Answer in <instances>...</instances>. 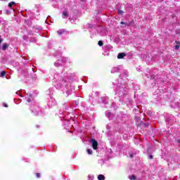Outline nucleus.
Segmentation results:
<instances>
[{"mask_svg": "<svg viewBox=\"0 0 180 180\" xmlns=\"http://www.w3.org/2000/svg\"><path fill=\"white\" fill-rule=\"evenodd\" d=\"M92 148L94 150H98V141L95 139H91Z\"/></svg>", "mask_w": 180, "mask_h": 180, "instance_id": "1", "label": "nucleus"}, {"mask_svg": "<svg viewBox=\"0 0 180 180\" xmlns=\"http://www.w3.org/2000/svg\"><path fill=\"white\" fill-rule=\"evenodd\" d=\"M62 18H63V19H67V18H68V12L66 11H64L63 12V14H62Z\"/></svg>", "mask_w": 180, "mask_h": 180, "instance_id": "2", "label": "nucleus"}, {"mask_svg": "<svg viewBox=\"0 0 180 180\" xmlns=\"http://www.w3.org/2000/svg\"><path fill=\"white\" fill-rule=\"evenodd\" d=\"M124 57H126V53H118V55H117V58L119 60L123 58Z\"/></svg>", "mask_w": 180, "mask_h": 180, "instance_id": "3", "label": "nucleus"}, {"mask_svg": "<svg viewBox=\"0 0 180 180\" xmlns=\"http://www.w3.org/2000/svg\"><path fill=\"white\" fill-rule=\"evenodd\" d=\"M8 47L9 46L8 45V44L6 43L3 44V46H2L3 51H5V50H6V49H8Z\"/></svg>", "mask_w": 180, "mask_h": 180, "instance_id": "4", "label": "nucleus"}, {"mask_svg": "<svg viewBox=\"0 0 180 180\" xmlns=\"http://www.w3.org/2000/svg\"><path fill=\"white\" fill-rule=\"evenodd\" d=\"M98 180H105V176H103V174H99L98 176Z\"/></svg>", "mask_w": 180, "mask_h": 180, "instance_id": "5", "label": "nucleus"}, {"mask_svg": "<svg viewBox=\"0 0 180 180\" xmlns=\"http://www.w3.org/2000/svg\"><path fill=\"white\" fill-rule=\"evenodd\" d=\"M129 178L130 180H136V176H134V174L131 175V176H129Z\"/></svg>", "mask_w": 180, "mask_h": 180, "instance_id": "6", "label": "nucleus"}, {"mask_svg": "<svg viewBox=\"0 0 180 180\" xmlns=\"http://www.w3.org/2000/svg\"><path fill=\"white\" fill-rule=\"evenodd\" d=\"M87 154H89V155H92L93 154V151L91 150V149H87Z\"/></svg>", "mask_w": 180, "mask_h": 180, "instance_id": "7", "label": "nucleus"}, {"mask_svg": "<svg viewBox=\"0 0 180 180\" xmlns=\"http://www.w3.org/2000/svg\"><path fill=\"white\" fill-rule=\"evenodd\" d=\"M5 75H6V71H2L0 74V77H5Z\"/></svg>", "mask_w": 180, "mask_h": 180, "instance_id": "8", "label": "nucleus"}, {"mask_svg": "<svg viewBox=\"0 0 180 180\" xmlns=\"http://www.w3.org/2000/svg\"><path fill=\"white\" fill-rule=\"evenodd\" d=\"M120 25H126V26H130V23L129 24V23H126V22H124L123 21L120 22Z\"/></svg>", "mask_w": 180, "mask_h": 180, "instance_id": "9", "label": "nucleus"}, {"mask_svg": "<svg viewBox=\"0 0 180 180\" xmlns=\"http://www.w3.org/2000/svg\"><path fill=\"white\" fill-rule=\"evenodd\" d=\"M15 2H13V1H12V2H10L9 4H8V6H9V8H12V6L13 5H15Z\"/></svg>", "mask_w": 180, "mask_h": 180, "instance_id": "10", "label": "nucleus"}, {"mask_svg": "<svg viewBox=\"0 0 180 180\" xmlns=\"http://www.w3.org/2000/svg\"><path fill=\"white\" fill-rule=\"evenodd\" d=\"M98 46H103V42L102 41H98Z\"/></svg>", "mask_w": 180, "mask_h": 180, "instance_id": "11", "label": "nucleus"}, {"mask_svg": "<svg viewBox=\"0 0 180 180\" xmlns=\"http://www.w3.org/2000/svg\"><path fill=\"white\" fill-rule=\"evenodd\" d=\"M58 34H63L64 33V30H59L57 32Z\"/></svg>", "mask_w": 180, "mask_h": 180, "instance_id": "12", "label": "nucleus"}, {"mask_svg": "<svg viewBox=\"0 0 180 180\" xmlns=\"http://www.w3.org/2000/svg\"><path fill=\"white\" fill-rule=\"evenodd\" d=\"M179 45H175L174 46V49H175V50H179Z\"/></svg>", "mask_w": 180, "mask_h": 180, "instance_id": "13", "label": "nucleus"}, {"mask_svg": "<svg viewBox=\"0 0 180 180\" xmlns=\"http://www.w3.org/2000/svg\"><path fill=\"white\" fill-rule=\"evenodd\" d=\"M3 106H4V108H8V104L6 103H3Z\"/></svg>", "mask_w": 180, "mask_h": 180, "instance_id": "14", "label": "nucleus"}, {"mask_svg": "<svg viewBox=\"0 0 180 180\" xmlns=\"http://www.w3.org/2000/svg\"><path fill=\"white\" fill-rule=\"evenodd\" d=\"M148 126H150V124L148 122L144 124V127H148Z\"/></svg>", "mask_w": 180, "mask_h": 180, "instance_id": "15", "label": "nucleus"}, {"mask_svg": "<svg viewBox=\"0 0 180 180\" xmlns=\"http://www.w3.org/2000/svg\"><path fill=\"white\" fill-rule=\"evenodd\" d=\"M35 175L37 178H40V173H36Z\"/></svg>", "mask_w": 180, "mask_h": 180, "instance_id": "16", "label": "nucleus"}, {"mask_svg": "<svg viewBox=\"0 0 180 180\" xmlns=\"http://www.w3.org/2000/svg\"><path fill=\"white\" fill-rule=\"evenodd\" d=\"M149 158H150V160H153V155H149Z\"/></svg>", "mask_w": 180, "mask_h": 180, "instance_id": "17", "label": "nucleus"}, {"mask_svg": "<svg viewBox=\"0 0 180 180\" xmlns=\"http://www.w3.org/2000/svg\"><path fill=\"white\" fill-rule=\"evenodd\" d=\"M118 13L122 14V13H123V11L122 10H119Z\"/></svg>", "mask_w": 180, "mask_h": 180, "instance_id": "18", "label": "nucleus"}, {"mask_svg": "<svg viewBox=\"0 0 180 180\" xmlns=\"http://www.w3.org/2000/svg\"><path fill=\"white\" fill-rule=\"evenodd\" d=\"M27 102L30 103V98L27 99Z\"/></svg>", "mask_w": 180, "mask_h": 180, "instance_id": "19", "label": "nucleus"}, {"mask_svg": "<svg viewBox=\"0 0 180 180\" xmlns=\"http://www.w3.org/2000/svg\"><path fill=\"white\" fill-rule=\"evenodd\" d=\"M130 157H133V155H130Z\"/></svg>", "mask_w": 180, "mask_h": 180, "instance_id": "20", "label": "nucleus"}]
</instances>
